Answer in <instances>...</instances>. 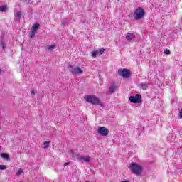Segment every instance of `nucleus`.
<instances>
[{
  "instance_id": "nucleus-1",
  "label": "nucleus",
  "mask_w": 182,
  "mask_h": 182,
  "mask_svg": "<svg viewBox=\"0 0 182 182\" xmlns=\"http://www.w3.org/2000/svg\"><path fill=\"white\" fill-rule=\"evenodd\" d=\"M84 99L86 102H88V103H90L91 105H99L100 106V107H105V105H103V103L100 102V99L96 97V95H85L84 97Z\"/></svg>"
},
{
  "instance_id": "nucleus-2",
  "label": "nucleus",
  "mask_w": 182,
  "mask_h": 182,
  "mask_svg": "<svg viewBox=\"0 0 182 182\" xmlns=\"http://www.w3.org/2000/svg\"><path fill=\"white\" fill-rule=\"evenodd\" d=\"M146 14V11H144V9L141 7H138L135 9L133 14L134 19L136 21H140V19H143L144 18V15Z\"/></svg>"
},
{
  "instance_id": "nucleus-3",
  "label": "nucleus",
  "mask_w": 182,
  "mask_h": 182,
  "mask_svg": "<svg viewBox=\"0 0 182 182\" xmlns=\"http://www.w3.org/2000/svg\"><path fill=\"white\" fill-rule=\"evenodd\" d=\"M129 168L134 174H136V176H140V174L143 173V168L141 167V166L136 163L131 164L129 166Z\"/></svg>"
},
{
  "instance_id": "nucleus-4",
  "label": "nucleus",
  "mask_w": 182,
  "mask_h": 182,
  "mask_svg": "<svg viewBox=\"0 0 182 182\" xmlns=\"http://www.w3.org/2000/svg\"><path fill=\"white\" fill-rule=\"evenodd\" d=\"M68 69H71L72 75H83V70H82V67L80 65H77L73 68V65L69 64L68 65Z\"/></svg>"
},
{
  "instance_id": "nucleus-5",
  "label": "nucleus",
  "mask_w": 182,
  "mask_h": 182,
  "mask_svg": "<svg viewBox=\"0 0 182 182\" xmlns=\"http://www.w3.org/2000/svg\"><path fill=\"white\" fill-rule=\"evenodd\" d=\"M118 75L119 76H122V77H124L125 79H127V78L130 77L132 73H130V70L128 69L120 68L118 70Z\"/></svg>"
},
{
  "instance_id": "nucleus-6",
  "label": "nucleus",
  "mask_w": 182,
  "mask_h": 182,
  "mask_svg": "<svg viewBox=\"0 0 182 182\" xmlns=\"http://www.w3.org/2000/svg\"><path fill=\"white\" fill-rule=\"evenodd\" d=\"M40 26H41V24H39V23H34L32 26L31 29L30 31V35H29V38L31 39H32V38L35 36V34L36 33L38 29H39Z\"/></svg>"
},
{
  "instance_id": "nucleus-7",
  "label": "nucleus",
  "mask_w": 182,
  "mask_h": 182,
  "mask_svg": "<svg viewBox=\"0 0 182 182\" xmlns=\"http://www.w3.org/2000/svg\"><path fill=\"white\" fill-rule=\"evenodd\" d=\"M74 159H77L80 161H85V163H89L90 161V157H85L83 156H80L76 153L73 154Z\"/></svg>"
},
{
  "instance_id": "nucleus-8",
  "label": "nucleus",
  "mask_w": 182,
  "mask_h": 182,
  "mask_svg": "<svg viewBox=\"0 0 182 182\" xmlns=\"http://www.w3.org/2000/svg\"><path fill=\"white\" fill-rule=\"evenodd\" d=\"M129 101L132 103H141V95L140 94H136V96H130Z\"/></svg>"
},
{
  "instance_id": "nucleus-9",
  "label": "nucleus",
  "mask_w": 182,
  "mask_h": 182,
  "mask_svg": "<svg viewBox=\"0 0 182 182\" xmlns=\"http://www.w3.org/2000/svg\"><path fill=\"white\" fill-rule=\"evenodd\" d=\"M100 136H107L109 134V129L105 127H100L97 130Z\"/></svg>"
},
{
  "instance_id": "nucleus-10",
  "label": "nucleus",
  "mask_w": 182,
  "mask_h": 182,
  "mask_svg": "<svg viewBox=\"0 0 182 182\" xmlns=\"http://www.w3.org/2000/svg\"><path fill=\"white\" fill-rule=\"evenodd\" d=\"M136 38V35L134 33H128L126 35V39L127 41H133Z\"/></svg>"
},
{
  "instance_id": "nucleus-11",
  "label": "nucleus",
  "mask_w": 182,
  "mask_h": 182,
  "mask_svg": "<svg viewBox=\"0 0 182 182\" xmlns=\"http://www.w3.org/2000/svg\"><path fill=\"white\" fill-rule=\"evenodd\" d=\"M117 87V85H116V84L111 85L108 93H109L110 95H112V93H114V90H116Z\"/></svg>"
},
{
  "instance_id": "nucleus-12",
  "label": "nucleus",
  "mask_w": 182,
  "mask_h": 182,
  "mask_svg": "<svg viewBox=\"0 0 182 182\" xmlns=\"http://www.w3.org/2000/svg\"><path fill=\"white\" fill-rule=\"evenodd\" d=\"M1 157L3 159H5V160H9V154H6V153H2L1 154Z\"/></svg>"
},
{
  "instance_id": "nucleus-13",
  "label": "nucleus",
  "mask_w": 182,
  "mask_h": 182,
  "mask_svg": "<svg viewBox=\"0 0 182 182\" xmlns=\"http://www.w3.org/2000/svg\"><path fill=\"white\" fill-rule=\"evenodd\" d=\"M56 48V46L55 44H52L51 46H48L47 49L48 50H52Z\"/></svg>"
},
{
  "instance_id": "nucleus-14",
  "label": "nucleus",
  "mask_w": 182,
  "mask_h": 182,
  "mask_svg": "<svg viewBox=\"0 0 182 182\" xmlns=\"http://www.w3.org/2000/svg\"><path fill=\"white\" fill-rule=\"evenodd\" d=\"M7 6H0V12H5V11L7 9Z\"/></svg>"
},
{
  "instance_id": "nucleus-15",
  "label": "nucleus",
  "mask_w": 182,
  "mask_h": 182,
  "mask_svg": "<svg viewBox=\"0 0 182 182\" xmlns=\"http://www.w3.org/2000/svg\"><path fill=\"white\" fill-rule=\"evenodd\" d=\"M97 53H100V55H103L105 53V48H100L98 50Z\"/></svg>"
},
{
  "instance_id": "nucleus-16",
  "label": "nucleus",
  "mask_w": 182,
  "mask_h": 182,
  "mask_svg": "<svg viewBox=\"0 0 182 182\" xmlns=\"http://www.w3.org/2000/svg\"><path fill=\"white\" fill-rule=\"evenodd\" d=\"M141 86L144 90H146L148 87L147 84L141 83Z\"/></svg>"
},
{
  "instance_id": "nucleus-17",
  "label": "nucleus",
  "mask_w": 182,
  "mask_h": 182,
  "mask_svg": "<svg viewBox=\"0 0 182 182\" xmlns=\"http://www.w3.org/2000/svg\"><path fill=\"white\" fill-rule=\"evenodd\" d=\"M8 166L6 165H0V170H6Z\"/></svg>"
},
{
  "instance_id": "nucleus-18",
  "label": "nucleus",
  "mask_w": 182,
  "mask_h": 182,
  "mask_svg": "<svg viewBox=\"0 0 182 182\" xmlns=\"http://www.w3.org/2000/svg\"><path fill=\"white\" fill-rule=\"evenodd\" d=\"M50 143V141H46L45 142H44V148L45 149H48V147H49L48 146V144H49Z\"/></svg>"
},
{
  "instance_id": "nucleus-19",
  "label": "nucleus",
  "mask_w": 182,
  "mask_h": 182,
  "mask_svg": "<svg viewBox=\"0 0 182 182\" xmlns=\"http://www.w3.org/2000/svg\"><path fill=\"white\" fill-rule=\"evenodd\" d=\"M0 48L2 50L5 49V43L3 41L0 42Z\"/></svg>"
},
{
  "instance_id": "nucleus-20",
  "label": "nucleus",
  "mask_w": 182,
  "mask_h": 182,
  "mask_svg": "<svg viewBox=\"0 0 182 182\" xmlns=\"http://www.w3.org/2000/svg\"><path fill=\"white\" fill-rule=\"evenodd\" d=\"M22 173H23V170H22L21 168L18 169V171L16 173V176H21V174H22Z\"/></svg>"
},
{
  "instance_id": "nucleus-21",
  "label": "nucleus",
  "mask_w": 182,
  "mask_h": 182,
  "mask_svg": "<svg viewBox=\"0 0 182 182\" xmlns=\"http://www.w3.org/2000/svg\"><path fill=\"white\" fill-rule=\"evenodd\" d=\"M16 16H17V18H21V16H22V12L21 11H17L16 13Z\"/></svg>"
},
{
  "instance_id": "nucleus-22",
  "label": "nucleus",
  "mask_w": 182,
  "mask_h": 182,
  "mask_svg": "<svg viewBox=\"0 0 182 182\" xmlns=\"http://www.w3.org/2000/svg\"><path fill=\"white\" fill-rule=\"evenodd\" d=\"M164 53H165V55H170V50L169 49H165Z\"/></svg>"
},
{
  "instance_id": "nucleus-23",
  "label": "nucleus",
  "mask_w": 182,
  "mask_h": 182,
  "mask_svg": "<svg viewBox=\"0 0 182 182\" xmlns=\"http://www.w3.org/2000/svg\"><path fill=\"white\" fill-rule=\"evenodd\" d=\"M66 23H68V22H67L66 21L63 20V21H62V23H61V25H62L63 26H66Z\"/></svg>"
},
{
  "instance_id": "nucleus-24",
  "label": "nucleus",
  "mask_w": 182,
  "mask_h": 182,
  "mask_svg": "<svg viewBox=\"0 0 182 182\" xmlns=\"http://www.w3.org/2000/svg\"><path fill=\"white\" fill-rule=\"evenodd\" d=\"M92 55L93 58H95V56H97V51H93L92 53Z\"/></svg>"
},
{
  "instance_id": "nucleus-25",
  "label": "nucleus",
  "mask_w": 182,
  "mask_h": 182,
  "mask_svg": "<svg viewBox=\"0 0 182 182\" xmlns=\"http://www.w3.org/2000/svg\"><path fill=\"white\" fill-rule=\"evenodd\" d=\"M179 118L182 119V109L179 112Z\"/></svg>"
},
{
  "instance_id": "nucleus-26",
  "label": "nucleus",
  "mask_w": 182,
  "mask_h": 182,
  "mask_svg": "<svg viewBox=\"0 0 182 182\" xmlns=\"http://www.w3.org/2000/svg\"><path fill=\"white\" fill-rule=\"evenodd\" d=\"M31 96H35V91L31 90Z\"/></svg>"
},
{
  "instance_id": "nucleus-27",
  "label": "nucleus",
  "mask_w": 182,
  "mask_h": 182,
  "mask_svg": "<svg viewBox=\"0 0 182 182\" xmlns=\"http://www.w3.org/2000/svg\"><path fill=\"white\" fill-rule=\"evenodd\" d=\"M70 162H67L64 164V167H66V166H69Z\"/></svg>"
},
{
  "instance_id": "nucleus-28",
  "label": "nucleus",
  "mask_w": 182,
  "mask_h": 182,
  "mask_svg": "<svg viewBox=\"0 0 182 182\" xmlns=\"http://www.w3.org/2000/svg\"><path fill=\"white\" fill-rule=\"evenodd\" d=\"M122 182H129V181L125 180V181H122Z\"/></svg>"
},
{
  "instance_id": "nucleus-29",
  "label": "nucleus",
  "mask_w": 182,
  "mask_h": 182,
  "mask_svg": "<svg viewBox=\"0 0 182 182\" xmlns=\"http://www.w3.org/2000/svg\"><path fill=\"white\" fill-rule=\"evenodd\" d=\"M1 72H2V70H0V73H1Z\"/></svg>"
}]
</instances>
